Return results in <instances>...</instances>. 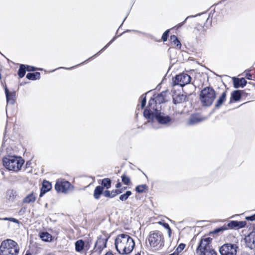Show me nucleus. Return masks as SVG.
I'll use <instances>...</instances> for the list:
<instances>
[{"label": "nucleus", "mask_w": 255, "mask_h": 255, "mask_svg": "<svg viewBox=\"0 0 255 255\" xmlns=\"http://www.w3.org/2000/svg\"><path fill=\"white\" fill-rule=\"evenodd\" d=\"M115 245L117 251L121 255L130 254L135 246L133 239L125 234H119L117 236Z\"/></svg>", "instance_id": "f257e3e1"}, {"label": "nucleus", "mask_w": 255, "mask_h": 255, "mask_svg": "<svg viewBox=\"0 0 255 255\" xmlns=\"http://www.w3.org/2000/svg\"><path fill=\"white\" fill-rule=\"evenodd\" d=\"M149 243L150 247L154 250L161 249L164 245V238L162 233L159 231H151L147 237L146 243Z\"/></svg>", "instance_id": "f03ea898"}, {"label": "nucleus", "mask_w": 255, "mask_h": 255, "mask_svg": "<svg viewBox=\"0 0 255 255\" xmlns=\"http://www.w3.org/2000/svg\"><path fill=\"white\" fill-rule=\"evenodd\" d=\"M19 252L17 243L10 239L2 241L0 246V255H18Z\"/></svg>", "instance_id": "7ed1b4c3"}, {"label": "nucleus", "mask_w": 255, "mask_h": 255, "mask_svg": "<svg viewBox=\"0 0 255 255\" xmlns=\"http://www.w3.org/2000/svg\"><path fill=\"white\" fill-rule=\"evenodd\" d=\"M3 165L8 170L17 172L19 171L24 163L21 157L9 156L3 158Z\"/></svg>", "instance_id": "20e7f679"}, {"label": "nucleus", "mask_w": 255, "mask_h": 255, "mask_svg": "<svg viewBox=\"0 0 255 255\" xmlns=\"http://www.w3.org/2000/svg\"><path fill=\"white\" fill-rule=\"evenodd\" d=\"M166 92H162L154 99H151L148 102V106L144 111V114L147 116L151 110L161 109L160 104L165 102L167 100L165 96Z\"/></svg>", "instance_id": "39448f33"}, {"label": "nucleus", "mask_w": 255, "mask_h": 255, "mask_svg": "<svg viewBox=\"0 0 255 255\" xmlns=\"http://www.w3.org/2000/svg\"><path fill=\"white\" fill-rule=\"evenodd\" d=\"M144 117L149 121H153L154 120L161 125H166L169 123L171 120L170 117L161 112V109L151 110L149 115H145L143 113Z\"/></svg>", "instance_id": "423d86ee"}, {"label": "nucleus", "mask_w": 255, "mask_h": 255, "mask_svg": "<svg viewBox=\"0 0 255 255\" xmlns=\"http://www.w3.org/2000/svg\"><path fill=\"white\" fill-rule=\"evenodd\" d=\"M212 239L208 237L202 239L198 245L196 253L198 255H217L211 245Z\"/></svg>", "instance_id": "0eeeda50"}, {"label": "nucleus", "mask_w": 255, "mask_h": 255, "mask_svg": "<svg viewBox=\"0 0 255 255\" xmlns=\"http://www.w3.org/2000/svg\"><path fill=\"white\" fill-rule=\"evenodd\" d=\"M200 96L203 105L209 106L215 100L216 94L214 90L212 87H207L201 91Z\"/></svg>", "instance_id": "6e6552de"}, {"label": "nucleus", "mask_w": 255, "mask_h": 255, "mask_svg": "<svg viewBox=\"0 0 255 255\" xmlns=\"http://www.w3.org/2000/svg\"><path fill=\"white\" fill-rule=\"evenodd\" d=\"M238 248L237 245L228 243L221 246L219 251L221 255H236Z\"/></svg>", "instance_id": "1a4fd4ad"}, {"label": "nucleus", "mask_w": 255, "mask_h": 255, "mask_svg": "<svg viewBox=\"0 0 255 255\" xmlns=\"http://www.w3.org/2000/svg\"><path fill=\"white\" fill-rule=\"evenodd\" d=\"M246 225L245 222L244 221H232L229 222L227 225H225L220 228H217L214 230V233H218L220 232L226 230L228 228L231 229H240L244 227Z\"/></svg>", "instance_id": "9d476101"}, {"label": "nucleus", "mask_w": 255, "mask_h": 255, "mask_svg": "<svg viewBox=\"0 0 255 255\" xmlns=\"http://www.w3.org/2000/svg\"><path fill=\"white\" fill-rule=\"evenodd\" d=\"M191 80V77L188 74L185 73L176 75L173 79L174 84L179 85L181 87H183L189 84Z\"/></svg>", "instance_id": "9b49d317"}, {"label": "nucleus", "mask_w": 255, "mask_h": 255, "mask_svg": "<svg viewBox=\"0 0 255 255\" xmlns=\"http://www.w3.org/2000/svg\"><path fill=\"white\" fill-rule=\"evenodd\" d=\"M19 198L18 191L16 189L9 188L5 192V199L7 203H13Z\"/></svg>", "instance_id": "f8f14e48"}, {"label": "nucleus", "mask_w": 255, "mask_h": 255, "mask_svg": "<svg viewBox=\"0 0 255 255\" xmlns=\"http://www.w3.org/2000/svg\"><path fill=\"white\" fill-rule=\"evenodd\" d=\"M71 184L67 181L61 180L56 182L55 189L58 192L67 193L70 189Z\"/></svg>", "instance_id": "ddd939ff"}, {"label": "nucleus", "mask_w": 255, "mask_h": 255, "mask_svg": "<svg viewBox=\"0 0 255 255\" xmlns=\"http://www.w3.org/2000/svg\"><path fill=\"white\" fill-rule=\"evenodd\" d=\"M247 246L252 250H255V232H252L245 238Z\"/></svg>", "instance_id": "4468645a"}, {"label": "nucleus", "mask_w": 255, "mask_h": 255, "mask_svg": "<svg viewBox=\"0 0 255 255\" xmlns=\"http://www.w3.org/2000/svg\"><path fill=\"white\" fill-rule=\"evenodd\" d=\"M204 119L198 115H193L189 119L188 124L190 125L197 124L203 121Z\"/></svg>", "instance_id": "2eb2a0df"}, {"label": "nucleus", "mask_w": 255, "mask_h": 255, "mask_svg": "<svg viewBox=\"0 0 255 255\" xmlns=\"http://www.w3.org/2000/svg\"><path fill=\"white\" fill-rule=\"evenodd\" d=\"M5 93L6 95V101L7 103H9L11 104H14L15 103V93H10L8 91V90L5 87Z\"/></svg>", "instance_id": "dca6fc26"}, {"label": "nucleus", "mask_w": 255, "mask_h": 255, "mask_svg": "<svg viewBox=\"0 0 255 255\" xmlns=\"http://www.w3.org/2000/svg\"><path fill=\"white\" fill-rule=\"evenodd\" d=\"M36 199V195L33 192L31 193L25 197L23 199V203H34Z\"/></svg>", "instance_id": "f3484780"}, {"label": "nucleus", "mask_w": 255, "mask_h": 255, "mask_svg": "<svg viewBox=\"0 0 255 255\" xmlns=\"http://www.w3.org/2000/svg\"><path fill=\"white\" fill-rule=\"evenodd\" d=\"M52 187L50 183L47 181L44 180L42 183V187L41 189V193L40 196H42V194L49 191Z\"/></svg>", "instance_id": "a211bd4d"}, {"label": "nucleus", "mask_w": 255, "mask_h": 255, "mask_svg": "<svg viewBox=\"0 0 255 255\" xmlns=\"http://www.w3.org/2000/svg\"><path fill=\"white\" fill-rule=\"evenodd\" d=\"M247 84V81L245 78L235 79L234 81V85L235 88H238L239 87H243Z\"/></svg>", "instance_id": "6ab92c4d"}, {"label": "nucleus", "mask_w": 255, "mask_h": 255, "mask_svg": "<svg viewBox=\"0 0 255 255\" xmlns=\"http://www.w3.org/2000/svg\"><path fill=\"white\" fill-rule=\"evenodd\" d=\"M104 190V187L101 186H97L94 192V197L95 199H99L100 198V195L103 194Z\"/></svg>", "instance_id": "aec40b11"}, {"label": "nucleus", "mask_w": 255, "mask_h": 255, "mask_svg": "<svg viewBox=\"0 0 255 255\" xmlns=\"http://www.w3.org/2000/svg\"><path fill=\"white\" fill-rule=\"evenodd\" d=\"M85 243L82 240H79L75 243V250L77 252H81L84 249Z\"/></svg>", "instance_id": "412c9836"}, {"label": "nucleus", "mask_w": 255, "mask_h": 255, "mask_svg": "<svg viewBox=\"0 0 255 255\" xmlns=\"http://www.w3.org/2000/svg\"><path fill=\"white\" fill-rule=\"evenodd\" d=\"M106 243L104 239L98 238L95 243V248L99 250L102 249L106 247Z\"/></svg>", "instance_id": "4be33fe9"}, {"label": "nucleus", "mask_w": 255, "mask_h": 255, "mask_svg": "<svg viewBox=\"0 0 255 255\" xmlns=\"http://www.w3.org/2000/svg\"><path fill=\"white\" fill-rule=\"evenodd\" d=\"M26 78L31 80L39 79L40 78V73L37 72L33 73H29L26 75Z\"/></svg>", "instance_id": "5701e85b"}, {"label": "nucleus", "mask_w": 255, "mask_h": 255, "mask_svg": "<svg viewBox=\"0 0 255 255\" xmlns=\"http://www.w3.org/2000/svg\"><path fill=\"white\" fill-rule=\"evenodd\" d=\"M170 40L172 43L176 46L177 48L179 49L181 48V44L176 36L174 35H171Z\"/></svg>", "instance_id": "b1692460"}, {"label": "nucleus", "mask_w": 255, "mask_h": 255, "mask_svg": "<svg viewBox=\"0 0 255 255\" xmlns=\"http://www.w3.org/2000/svg\"><path fill=\"white\" fill-rule=\"evenodd\" d=\"M226 97V92H224L217 101V104L216 105L217 107H219L222 105L223 102L225 101Z\"/></svg>", "instance_id": "393cba45"}, {"label": "nucleus", "mask_w": 255, "mask_h": 255, "mask_svg": "<svg viewBox=\"0 0 255 255\" xmlns=\"http://www.w3.org/2000/svg\"><path fill=\"white\" fill-rule=\"evenodd\" d=\"M40 238L44 241H49L51 240V236L47 232H42L40 235Z\"/></svg>", "instance_id": "a878e982"}, {"label": "nucleus", "mask_w": 255, "mask_h": 255, "mask_svg": "<svg viewBox=\"0 0 255 255\" xmlns=\"http://www.w3.org/2000/svg\"><path fill=\"white\" fill-rule=\"evenodd\" d=\"M232 97L235 101H239L241 97V91L237 90L234 91L232 93Z\"/></svg>", "instance_id": "bb28decb"}, {"label": "nucleus", "mask_w": 255, "mask_h": 255, "mask_svg": "<svg viewBox=\"0 0 255 255\" xmlns=\"http://www.w3.org/2000/svg\"><path fill=\"white\" fill-rule=\"evenodd\" d=\"M26 70V68L24 65L21 64L20 65V67L18 72V75L20 78H22L24 77Z\"/></svg>", "instance_id": "cd10ccee"}, {"label": "nucleus", "mask_w": 255, "mask_h": 255, "mask_svg": "<svg viewBox=\"0 0 255 255\" xmlns=\"http://www.w3.org/2000/svg\"><path fill=\"white\" fill-rule=\"evenodd\" d=\"M102 186L109 189L111 186V181L109 178H104L102 181Z\"/></svg>", "instance_id": "c85d7f7f"}, {"label": "nucleus", "mask_w": 255, "mask_h": 255, "mask_svg": "<svg viewBox=\"0 0 255 255\" xmlns=\"http://www.w3.org/2000/svg\"><path fill=\"white\" fill-rule=\"evenodd\" d=\"M131 195V192L130 191H128L126 192V193L121 195L120 196L119 199L120 200H121L122 201H126L128 199V198L129 197V196H130Z\"/></svg>", "instance_id": "c756f323"}, {"label": "nucleus", "mask_w": 255, "mask_h": 255, "mask_svg": "<svg viewBox=\"0 0 255 255\" xmlns=\"http://www.w3.org/2000/svg\"><path fill=\"white\" fill-rule=\"evenodd\" d=\"M185 100L184 96L182 95H177L173 98V101L175 104L181 103Z\"/></svg>", "instance_id": "7c9ffc66"}, {"label": "nucleus", "mask_w": 255, "mask_h": 255, "mask_svg": "<svg viewBox=\"0 0 255 255\" xmlns=\"http://www.w3.org/2000/svg\"><path fill=\"white\" fill-rule=\"evenodd\" d=\"M158 224L162 225L165 229H166L168 230L167 232L168 236L170 237L171 234V229H170L169 225L167 223H163L162 222H159Z\"/></svg>", "instance_id": "2f4dec72"}, {"label": "nucleus", "mask_w": 255, "mask_h": 255, "mask_svg": "<svg viewBox=\"0 0 255 255\" xmlns=\"http://www.w3.org/2000/svg\"><path fill=\"white\" fill-rule=\"evenodd\" d=\"M122 182L126 185H129L130 182V178L125 175H123L122 176Z\"/></svg>", "instance_id": "473e14b6"}, {"label": "nucleus", "mask_w": 255, "mask_h": 255, "mask_svg": "<svg viewBox=\"0 0 255 255\" xmlns=\"http://www.w3.org/2000/svg\"><path fill=\"white\" fill-rule=\"evenodd\" d=\"M146 187V185L145 184L138 185L137 186H136V187L135 188V190L137 192L142 193L144 191V190H145Z\"/></svg>", "instance_id": "72a5a7b5"}, {"label": "nucleus", "mask_w": 255, "mask_h": 255, "mask_svg": "<svg viewBox=\"0 0 255 255\" xmlns=\"http://www.w3.org/2000/svg\"><path fill=\"white\" fill-rule=\"evenodd\" d=\"M169 32V30L168 29V30H167L166 31H165L164 32V33L163 34L162 36V39L163 41L165 42V41H167V38L168 37Z\"/></svg>", "instance_id": "f704fd0d"}, {"label": "nucleus", "mask_w": 255, "mask_h": 255, "mask_svg": "<svg viewBox=\"0 0 255 255\" xmlns=\"http://www.w3.org/2000/svg\"><path fill=\"white\" fill-rule=\"evenodd\" d=\"M103 194L106 197H109V198H113V195L112 194V192H111L110 191H109L108 190H106L104 192L103 191Z\"/></svg>", "instance_id": "c9c22d12"}, {"label": "nucleus", "mask_w": 255, "mask_h": 255, "mask_svg": "<svg viewBox=\"0 0 255 255\" xmlns=\"http://www.w3.org/2000/svg\"><path fill=\"white\" fill-rule=\"evenodd\" d=\"M185 247V244H180L178 246L177 248L176 249V251H177V253L181 252L184 250Z\"/></svg>", "instance_id": "e433bc0d"}, {"label": "nucleus", "mask_w": 255, "mask_h": 255, "mask_svg": "<svg viewBox=\"0 0 255 255\" xmlns=\"http://www.w3.org/2000/svg\"><path fill=\"white\" fill-rule=\"evenodd\" d=\"M142 101L141 102V108L143 109L146 104V96L144 95H142L141 97Z\"/></svg>", "instance_id": "4c0bfd02"}, {"label": "nucleus", "mask_w": 255, "mask_h": 255, "mask_svg": "<svg viewBox=\"0 0 255 255\" xmlns=\"http://www.w3.org/2000/svg\"><path fill=\"white\" fill-rule=\"evenodd\" d=\"M122 193V189H116L115 190H113L112 191V194L113 195V197L116 196L117 195L120 194Z\"/></svg>", "instance_id": "58836bf2"}, {"label": "nucleus", "mask_w": 255, "mask_h": 255, "mask_svg": "<svg viewBox=\"0 0 255 255\" xmlns=\"http://www.w3.org/2000/svg\"><path fill=\"white\" fill-rule=\"evenodd\" d=\"M116 37H114L105 47H104L102 50L98 52L96 54L99 53L101 51L105 50L110 44H111L113 41L116 39Z\"/></svg>", "instance_id": "ea45409f"}, {"label": "nucleus", "mask_w": 255, "mask_h": 255, "mask_svg": "<svg viewBox=\"0 0 255 255\" xmlns=\"http://www.w3.org/2000/svg\"><path fill=\"white\" fill-rule=\"evenodd\" d=\"M2 220H5V221H11L14 223H18V222L17 219L13 218H3Z\"/></svg>", "instance_id": "a19ab883"}, {"label": "nucleus", "mask_w": 255, "mask_h": 255, "mask_svg": "<svg viewBox=\"0 0 255 255\" xmlns=\"http://www.w3.org/2000/svg\"><path fill=\"white\" fill-rule=\"evenodd\" d=\"M246 219L247 220L251 221H255V214L250 216L246 217Z\"/></svg>", "instance_id": "79ce46f5"}, {"label": "nucleus", "mask_w": 255, "mask_h": 255, "mask_svg": "<svg viewBox=\"0 0 255 255\" xmlns=\"http://www.w3.org/2000/svg\"><path fill=\"white\" fill-rule=\"evenodd\" d=\"M26 68L28 71H34L36 69L35 67L31 66H27Z\"/></svg>", "instance_id": "37998d69"}, {"label": "nucleus", "mask_w": 255, "mask_h": 255, "mask_svg": "<svg viewBox=\"0 0 255 255\" xmlns=\"http://www.w3.org/2000/svg\"><path fill=\"white\" fill-rule=\"evenodd\" d=\"M193 17V16H188V17H186V18L185 19V20H184L183 22H182V23H181L177 25V27H179L181 26L183 24V23L185 22V21H186V20H187L189 17Z\"/></svg>", "instance_id": "c03bdc74"}, {"label": "nucleus", "mask_w": 255, "mask_h": 255, "mask_svg": "<svg viewBox=\"0 0 255 255\" xmlns=\"http://www.w3.org/2000/svg\"><path fill=\"white\" fill-rule=\"evenodd\" d=\"M122 186V184L121 183H118L116 185V187L117 188H119L121 187Z\"/></svg>", "instance_id": "a18cd8bd"}, {"label": "nucleus", "mask_w": 255, "mask_h": 255, "mask_svg": "<svg viewBox=\"0 0 255 255\" xmlns=\"http://www.w3.org/2000/svg\"><path fill=\"white\" fill-rule=\"evenodd\" d=\"M252 75L250 74H248L247 75V76L246 77L248 79H252Z\"/></svg>", "instance_id": "49530a36"}, {"label": "nucleus", "mask_w": 255, "mask_h": 255, "mask_svg": "<svg viewBox=\"0 0 255 255\" xmlns=\"http://www.w3.org/2000/svg\"><path fill=\"white\" fill-rule=\"evenodd\" d=\"M105 255H114L112 252H107Z\"/></svg>", "instance_id": "de8ad7c7"}, {"label": "nucleus", "mask_w": 255, "mask_h": 255, "mask_svg": "<svg viewBox=\"0 0 255 255\" xmlns=\"http://www.w3.org/2000/svg\"><path fill=\"white\" fill-rule=\"evenodd\" d=\"M4 149V145L3 144H2V146H1V152H2V151Z\"/></svg>", "instance_id": "09e8293b"}, {"label": "nucleus", "mask_w": 255, "mask_h": 255, "mask_svg": "<svg viewBox=\"0 0 255 255\" xmlns=\"http://www.w3.org/2000/svg\"><path fill=\"white\" fill-rule=\"evenodd\" d=\"M126 189H127L126 187H125L122 188L121 189L122 190V192H123L124 190H126Z\"/></svg>", "instance_id": "8fccbe9b"}, {"label": "nucleus", "mask_w": 255, "mask_h": 255, "mask_svg": "<svg viewBox=\"0 0 255 255\" xmlns=\"http://www.w3.org/2000/svg\"><path fill=\"white\" fill-rule=\"evenodd\" d=\"M25 255H31L30 253H26Z\"/></svg>", "instance_id": "3c124183"}, {"label": "nucleus", "mask_w": 255, "mask_h": 255, "mask_svg": "<svg viewBox=\"0 0 255 255\" xmlns=\"http://www.w3.org/2000/svg\"><path fill=\"white\" fill-rule=\"evenodd\" d=\"M135 255H140V254L138 253L136 254Z\"/></svg>", "instance_id": "603ef678"}, {"label": "nucleus", "mask_w": 255, "mask_h": 255, "mask_svg": "<svg viewBox=\"0 0 255 255\" xmlns=\"http://www.w3.org/2000/svg\"><path fill=\"white\" fill-rule=\"evenodd\" d=\"M254 255H255V253L254 254Z\"/></svg>", "instance_id": "864d4df0"}]
</instances>
